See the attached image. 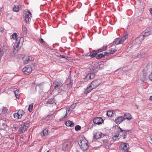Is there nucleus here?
<instances>
[{
    "mask_svg": "<svg viewBox=\"0 0 152 152\" xmlns=\"http://www.w3.org/2000/svg\"><path fill=\"white\" fill-rule=\"evenodd\" d=\"M151 34H152V28L146 29L143 33L142 35H141L139 37L135 39V42L138 44L140 43L141 42L140 39L142 40L144 39V37H147Z\"/></svg>",
    "mask_w": 152,
    "mask_h": 152,
    "instance_id": "nucleus-1",
    "label": "nucleus"
},
{
    "mask_svg": "<svg viewBox=\"0 0 152 152\" xmlns=\"http://www.w3.org/2000/svg\"><path fill=\"white\" fill-rule=\"evenodd\" d=\"M80 148L83 151L87 150L88 148V141L85 138L80 139L78 141Z\"/></svg>",
    "mask_w": 152,
    "mask_h": 152,
    "instance_id": "nucleus-2",
    "label": "nucleus"
},
{
    "mask_svg": "<svg viewBox=\"0 0 152 152\" xmlns=\"http://www.w3.org/2000/svg\"><path fill=\"white\" fill-rule=\"evenodd\" d=\"M73 141L71 140H68L64 142L62 144V150L64 151L68 150L72 145Z\"/></svg>",
    "mask_w": 152,
    "mask_h": 152,
    "instance_id": "nucleus-3",
    "label": "nucleus"
},
{
    "mask_svg": "<svg viewBox=\"0 0 152 152\" xmlns=\"http://www.w3.org/2000/svg\"><path fill=\"white\" fill-rule=\"evenodd\" d=\"M128 35L127 33H125L124 35L121 38L115 39L113 41V43L117 45L122 44L124 42V41L128 38Z\"/></svg>",
    "mask_w": 152,
    "mask_h": 152,
    "instance_id": "nucleus-4",
    "label": "nucleus"
},
{
    "mask_svg": "<svg viewBox=\"0 0 152 152\" xmlns=\"http://www.w3.org/2000/svg\"><path fill=\"white\" fill-rule=\"evenodd\" d=\"M29 121H26L24 124H22L18 130L19 133L21 134L24 133L25 131H26L27 129L29 126Z\"/></svg>",
    "mask_w": 152,
    "mask_h": 152,
    "instance_id": "nucleus-5",
    "label": "nucleus"
},
{
    "mask_svg": "<svg viewBox=\"0 0 152 152\" xmlns=\"http://www.w3.org/2000/svg\"><path fill=\"white\" fill-rule=\"evenodd\" d=\"M31 13L28 10H26L24 12L23 17L24 20L26 23H29L32 17Z\"/></svg>",
    "mask_w": 152,
    "mask_h": 152,
    "instance_id": "nucleus-6",
    "label": "nucleus"
},
{
    "mask_svg": "<svg viewBox=\"0 0 152 152\" xmlns=\"http://www.w3.org/2000/svg\"><path fill=\"white\" fill-rule=\"evenodd\" d=\"M24 41V39L23 37H21L18 39V40H17V41L14 43L13 49L14 50V52L15 53L19 49V45L20 44L21 45L23 43Z\"/></svg>",
    "mask_w": 152,
    "mask_h": 152,
    "instance_id": "nucleus-7",
    "label": "nucleus"
},
{
    "mask_svg": "<svg viewBox=\"0 0 152 152\" xmlns=\"http://www.w3.org/2000/svg\"><path fill=\"white\" fill-rule=\"evenodd\" d=\"M54 88L58 91L62 89V82L60 80H56L53 83Z\"/></svg>",
    "mask_w": 152,
    "mask_h": 152,
    "instance_id": "nucleus-8",
    "label": "nucleus"
},
{
    "mask_svg": "<svg viewBox=\"0 0 152 152\" xmlns=\"http://www.w3.org/2000/svg\"><path fill=\"white\" fill-rule=\"evenodd\" d=\"M24 113L23 111L19 110L18 111L17 113H15L13 114V116L14 118L17 119H20L21 118Z\"/></svg>",
    "mask_w": 152,
    "mask_h": 152,
    "instance_id": "nucleus-9",
    "label": "nucleus"
},
{
    "mask_svg": "<svg viewBox=\"0 0 152 152\" xmlns=\"http://www.w3.org/2000/svg\"><path fill=\"white\" fill-rule=\"evenodd\" d=\"M32 67L29 66H27L23 68L22 69L23 72L25 74H30L32 72Z\"/></svg>",
    "mask_w": 152,
    "mask_h": 152,
    "instance_id": "nucleus-10",
    "label": "nucleus"
},
{
    "mask_svg": "<svg viewBox=\"0 0 152 152\" xmlns=\"http://www.w3.org/2000/svg\"><path fill=\"white\" fill-rule=\"evenodd\" d=\"M23 61L24 64H27L30 61L34 60V58L32 57L29 56H25L23 58Z\"/></svg>",
    "mask_w": 152,
    "mask_h": 152,
    "instance_id": "nucleus-11",
    "label": "nucleus"
},
{
    "mask_svg": "<svg viewBox=\"0 0 152 152\" xmlns=\"http://www.w3.org/2000/svg\"><path fill=\"white\" fill-rule=\"evenodd\" d=\"M101 82L99 80H94L91 83L90 85L93 88L95 89L98 87L101 83Z\"/></svg>",
    "mask_w": 152,
    "mask_h": 152,
    "instance_id": "nucleus-12",
    "label": "nucleus"
},
{
    "mask_svg": "<svg viewBox=\"0 0 152 152\" xmlns=\"http://www.w3.org/2000/svg\"><path fill=\"white\" fill-rule=\"evenodd\" d=\"M72 82L73 81L71 80L70 78H69V76L68 78L66 80V85H65V87L66 88L69 90L70 88L72 87L73 84Z\"/></svg>",
    "mask_w": 152,
    "mask_h": 152,
    "instance_id": "nucleus-13",
    "label": "nucleus"
},
{
    "mask_svg": "<svg viewBox=\"0 0 152 152\" xmlns=\"http://www.w3.org/2000/svg\"><path fill=\"white\" fill-rule=\"evenodd\" d=\"M93 122L95 124L99 125L103 123V120L100 117H96L94 119Z\"/></svg>",
    "mask_w": 152,
    "mask_h": 152,
    "instance_id": "nucleus-14",
    "label": "nucleus"
},
{
    "mask_svg": "<svg viewBox=\"0 0 152 152\" xmlns=\"http://www.w3.org/2000/svg\"><path fill=\"white\" fill-rule=\"evenodd\" d=\"M95 74L94 72H90L84 78V79L86 81H88L91 79H93Z\"/></svg>",
    "mask_w": 152,
    "mask_h": 152,
    "instance_id": "nucleus-15",
    "label": "nucleus"
},
{
    "mask_svg": "<svg viewBox=\"0 0 152 152\" xmlns=\"http://www.w3.org/2000/svg\"><path fill=\"white\" fill-rule=\"evenodd\" d=\"M109 53H108L104 52L102 53H99L96 56V58L100 59L103 57L104 56H108L109 55Z\"/></svg>",
    "mask_w": 152,
    "mask_h": 152,
    "instance_id": "nucleus-16",
    "label": "nucleus"
},
{
    "mask_svg": "<svg viewBox=\"0 0 152 152\" xmlns=\"http://www.w3.org/2000/svg\"><path fill=\"white\" fill-rule=\"evenodd\" d=\"M124 120L126 119L130 120L132 119V115L128 113H124L122 116Z\"/></svg>",
    "mask_w": 152,
    "mask_h": 152,
    "instance_id": "nucleus-17",
    "label": "nucleus"
},
{
    "mask_svg": "<svg viewBox=\"0 0 152 152\" xmlns=\"http://www.w3.org/2000/svg\"><path fill=\"white\" fill-rule=\"evenodd\" d=\"M120 149L124 151L125 152H127L128 150L127 147V144L126 143H124L121 144L119 147Z\"/></svg>",
    "mask_w": 152,
    "mask_h": 152,
    "instance_id": "nucleus-18",
    "label": "nucleus"
},
{
    "mask_svg": "<svg viewBox=\"0 0 152 152\" xmlns=\"http://www.w3.org/2000/svg\"><path fill=\"white\" fill-rule=\"evenodd\" d=\"M117 128L118 129H119V131L120 133H122V134H124V135H123V139L125 138L126 137V132H128L129 131L122 130L120 128L119 126H118Z\"/></svg>",
    "mask_w": 152,
    "mask_h": 152,
    "instance_id": "nucleus-19",
    "label": "nucleus"
},
{
    "mask_svg": "<svg viewBox=\"0 0 152 152\" xmlns=\"http://www.w3.org/2000/svg\"><path fill=\"white\" fill-rule=\"evenodd\" d=\"M122 117L123 116H121L116 118L115 120V123L118 124H119L124 120Z\"/></svg>",
    "mask_w": 152,
    "mask_h": 152,
    "instance_id": "nucleus-20",
    "label": "nucleus"
},
{
    "mask_svg": "<svg viewBox=\"0 0 152 152\" xmlns=\"http://www.w3.org/2000/svg\"><path fill=\"white\" fill-rule=\"evenodd\" d=\"M147 74L146 73H143L140 75V77L141 80L143 82H144L146 79V76Z\"/></svg>",
    "mask_w": 152,
    "mask_h": 152,
    "instance_id": "nucleus-21",
    "label": "nucleus"
},
{
    "mask_svg": "<svg viewBox=\"0 0 152 152\" xmlns=\"http://www.w3.org/2000/svg\"><path fill=\"white\" fill-rule=\"evenodd\" d=\"M102 135V134L100 132H97L94 134V137L96 139L101 138Z\"/></svg>",
    "mask_w": 152,
    "mask_h": 152,
    "instance_id": "nucleus-22",
    "label": "nucleus"
},
{
    "mask_svg": "<svg viewBox=\"0 0 152 152\" xmlns=\"http://www.w3.org/2000/svg\"><path fill=\"white\" fill-rule=\"evenodd\" d=\"M107 115L109 117H112L114 116L115 114L113 110H109L107 111Z\"/></svg>",
    "mask_w": 152,
    "mask_h": 152,
    "instance_id": "nucleus-23",
    "label": "nucleus"
},
{
    "mask_svg": "<svg viewBox=\"0 0 152 152\" xmlns=\"http://www.w3.org/2000/svg\"><path fill=\"white\" fill-rule=\"evenodd\" d=\"M93 89H94L93 88H92V87H91V86L90 85L89 87H87V88L84 91V94H87L91 92V90Z\"/></svg>",
    "mask_w": 152,
    "mask_h": 152,
    "instance_id": "nucleus-24",
    "label": "nucleus"
},
{
    "mask_svg": "<svg viewBox=\"0 0 152 152\" xmlns=\"http://www.w3.org/2000/svg\"><path fill=\"white\" fill-rule=\"evenodd\" d=\"M96 50H94L95 53H94V52H91L88 55V53L87 54V56H90L91 58H93L95 57H96V56L97 55V53L96 52Z\"/></svg>",
    "mask_w": 152,
    "mask_h": 152,
    "instance_id": "nucleus-25",
    "label": "nucleus"
},
{
    "mask_svg": "<svg viewBox=\"0 0 152 152\" xmlns=\"http://www.w3.org/2000/svg\"><path fill=\"white\" fill-rule=\"evenodd\" d=\"M65 124L67 126L73 127L74 126V123L69 120L66 122Z\"/></svg>",
    "mask_w": 152,
    "mask_h": 152,
    "instance_id": "nucleus-26",
    "label": "nucleus"
},
{
    "mask_svg": "<svg viewBox=\"0 0 152 152\" xmlns=\"http://www.w3.org/2000/svg\"><path fill=\"white\" fill-rule=\"evenodd\" d=\"M107 48V46L104 45L102 48L96 50V52L97 53H99V52L105 51L106 50Z\"/></svg>",
    "mask_w": 152,
    "mask_h": 152,
    "instance_id": "nucleus-27",
    "label": "nucleus"
},
{
    "mask_svg": "<svg viewBox=\"0 0 152 152\" xmlns=\"http://www.w3.org/2000/svg\"><path fill=\"white\" fill-rule=\"evenodd\" d=\"M55 100L54 98H51L48 100L47 103L49 104H52L55 102Z\"/></svg>",
    "mask_w": 152,
    "mask_h": 152,
    "instance_id": "nucleus-28",
    "label": "nucleus"
},
{
    "mask_svg": "<svg viewBox=\"0 0 152 152\" xmlns=\"http://www.w3.org/2000/svg\"><path fill=\"white\" fill-rule=\"evenodd\" d=\"M12 37L14 39L16 40L17 41V40H18V39L20 37H18V35L16 33H14L12 35Z\"/></svg>",
    "mask_w": 152,
    "mask_h": 152,
    "instance_id": "nucleus-29",
    "label": "nucleus"
},
{
    "mask_svg": "<svg viewBox=\"0 0 152 152\" xmlns=\"http://www.w3.org/2000/svg\"><path fill=\"white\" fill-rule=\"evenodd\" d=\"M15 95L17 99H19V91L17 89L14 91Z\"/></svg>",
    "mask_w": 152,
    "mask_h": 152,
    "instance_id": "nucleus-30",
    "label": "nucleus"
},
{
    "mask_svg": "<svg viewBox=\"0 0 152 152\" xmlns=\"http://www.w3.org/2000/svg\"><path fill=\"white\" fill-rule=\"evenodd\" d=\"M20 9L19 6L18 5L15 6L13 8V10L14 11L18 12L19 11Z\"/></svg>",
    "mask_w": 152,
    "mask_h": 152,
    "instance_id": "nucleus-31",
    "label": "nucleus"
},
{
    "mask_svg": "<svg viewBox=\"0 0 152 152\" xmlns=\"http://www.w3.org/2000/svg\"><path fill=\"white\" fill-rule=\"evenodd\" d=\"M22 31L24 34H26L27 32V28L24 25L22 26Z\"/></svg>",
    "mask_w": 152,
    "mask_h": 152,
    "instance_id": "nucleus-32",
    "label": "nucleus"
},
{
    "mask_svg": "<svg viewBox=\"0 0 152 152\" xmlns=\"http://www.w3.org/2000/svg\"><path fill=\"white\" fill-rule=\"evenodd\" d=\"M33 105L34 104L33 103H32L29 105L28 108V110L29 111L31 112L32 111Z\"/></svg>",
    "mask_w": 152,
    "mask_h": 152,
    "instance_id": "nucleus-33",
    "label": "nucleus"
},
{
    "mask_svg": "<svg viewBox=\"0 0 152 152\" xmlns=\"http://www.w3.org/2000/svg\"><path fill=\"white\" fill-rule=\"evenodd\" d=\"M7 111V109L6 107H3L2 109L1 113L3 114H5Z\"/></svg>",
    "mask_w": 152,
    "mask_h": 152,
    "instance_id": "nucleus-34",
    "label": "nucleus"
},
{
    "mask_svg": "<svg viewBox=\"0 0 152 152\" xmlns=\"http://www.w3.org/2000/svg\"><path fill=\"white\" fill-rule=\"evenodd\" d=\"M48 130L45 129L42 132L41 134H42L44 136H45L48 134Z\"/></svg>",
    "mask_w": 152,
    "mask_h": 152,
    "instance_id": "nucleus-35",
    "label": "nucleus"
},
{
    "mask_svg": "<svg viewBox=\"0 0 152 152\" xmlns=\"http://www.w3.org/2000/svg\"><path fill=\"white\" fill-rule=\"evenodd\" d=\"M70 110V108H69L68 107L67 108L66 110V111L65 114V115L62 118V119H63L66 118L67 113Z\"/></svg>",
    "mask_w": 152,
    "mask_h": 152,
    "instance_id": "nucleus-36",
    "label": "nucleus"
},
{
    "mask_svg": "<svg viewBox=\"0 0 152 152\" xmlns=\"http://www.w3.org/2000/svg\"><path fill=\"white\" fill-rule=\"evenodd\" d=\"M110 53H109V54H113L116 51V50L115 49L111 48L110 49Z\"/></svg>",
    "mask_w": 152,
    "mask_h": 152,
    "instance_id": "nucleus-37",
    "label": "nucleus"
},
{
    "mask_svg": "<svg viewBox=\"0 0 152 152\" xmlns=\"http://www.w3.org/2000/svg\"><path fill=\"white\" fill-rule=\"evenodd\" d=\"M75 129L76 131H78L80 130L81 127L79 125H77L75 126Z\"/></svg>",
    "mask_w": 152,
    "mask_h": 152,
    "instance_id": "nucleus-38",
    "label": "nucleus"
},
{
    "mask_svg": "<svg viewBox=\"0 0 152 152\" xmlns=\"http://www.w3.org/2000/svg\"><path fill=\"white\" fill-rule=\"evenodd\" d=\"M119 132H120L119 130L117 131L116 133H115V134L114 136H115V137H118Z\"/></svg>",
    "mask_w": 152,
    "mask_h": 152,
    "instance_id": "nucleus-39",
    "label": "nucleus"
},
{
    "mask_svg": "<svg viewBox=\"0 0 152 152\" xmlns=\"http://www.w3.org/2000/svg\"><path fill=\"white\" fill-rule=\"evenodd\" d=\"M113 139L114 141H116L119 139V138L118 137H115V136H113Z\"/></svg>",
    "mask_w": 152,
    "mask_h": 152,
    "instance_id": "nucleus-40",
    "label": "nucleus"
},
{
    "mask_svg": "<svg viewBox=\"0 0 152 152\" xmlns=\"http://www.w3.org/2000/svg\"><path fill=\"white\" fill-rule=\"evenodd\" d=\"M149 78L152 81V72L149 75Z\"/></svg>",
    "mask_w": 152,
    "mask_h": 152,
    "instance_id": "nucleus-41",
    "label": "nucleus"
},
{
    "mask_svg": "<svg viewBox=\"0 0 152 152\" xmlns=\"http://www.w3.org/2000/svg\"><path fill=\"white\" fill-rule=\"evenodd\" d=\"M40 42L41 43H43L44 42V40L42 39H41L39 40Z\"/></svg>",
    "mask_w": 152,
    "mask_h": 152,
    "instance_id": "nucleus-42",
    "label": "nucleus"
},
{
    "mask_svg": "<svg viewBox=\"0 0 152 152\" xmlns=\"http://www.w3.org/2000/svg\"><path fill=\"white\" fill-rule=\"evenodd\" d=\"M13 128L15 130L17 129H18V128L16 126H13Z\"/></svg>",
    "mask_w": 152,
    "mask_h": 152,
    "instance_id": "nucleus-43",
    "label": "nucleus"
},
{
    "mask_svg": "<svg viewBox=\"0 0 152 152\" xmlns=\"http://www.w3.org/2000/svg\"><path fill=\"white\" fill-rule=\"evenodd\" d=\"M150 143L152 144V136L151 137Z\"/></svg>",
    "mask_w": 152,
    "mask_h": 152,
    "instance_id": "nucleus-44",
    "label": "nucleus"
},
{
    "mask_svg": "<svg viewBox=\"0 0 152 152\" xmlns=\"http://www.w3.org/2000/svg\"><path fill=\"white\" fill-rule=\"evenodd\" d=\"M60 57H61V58H64V56L63 55H60V56H59Z\"/></svg>",
    "mask_w": 152,
    "mask_h": 152,
    "instance_id": "nucleus-45",
    "label": "nucleus"
},
{
    "mask_svg": "<svg viewBox=\"0 0 152 152\" xmlns=\"http://www.w3.org/2000/svg\"><path fill=\"white\" fill-rule=\"evenodd\" d=\"M3 31V29L0 26V31L2 32Z\"/></svg>",
    "mask_w": 152,
    "mask_h": 152,
    "instance_id": "nucleus-46",
    "label": "nucleus"
},
{
    "mask_svg": "<svg viewBox=\"0 0 152 152\" xmlns=\"http://www.w3.org/2000/svg\"><path fill=\"white\" fill-rule=\"evenodd\" d=\"M150 11L151 13L152 14V8L150 9Z\"/></svg>",
    "mask_w": 152,
    "mask_h": 152,
    "instance_id": "nucleus-47",
    "label": "nucleus"
},
{
    "mask_svg": "<svg viewBox=\"0 0 152 152\" xmlns=\"http://www.w3.org/2000/svg\"><path fill=\"white\" fill-rule=\"evenodd\" d=\"M150 100H152V96H150Z\"/></svg>",
    "mask_w": 152,
    "mask_h": 152,
    "instance_id": "nucleus-48",
    "label": "nucleus"
},
{
    "mask_svg": "<svg viewBox=\"0 0 152 152\" xmlns=\"http://www.w3.org/2000/svg\"><path fill=\"white\" fill-rule=\"evenodd\" d=\"M39 86H40V85H38V86H37L36 87V89L37 87H39Z\"/></svg>",
    "mask_w": 152,
    "mask_h": 152,
    "instance_id": "nucleus-49",
    "label": "nucleus"
},
{
    "mask_svg": "<svg viewBox=\"0 0 152 152\" xmlns=\"http://www.w3.org/2000/svg\"><path fill=\"white\" fill-rule=\"evenodd\" d=\"M50 152L49 151H47V152Z\"/></svg>",
    "mask_w": 152,
    "mask_h": 152,
    "instance_id": "nucleus-50",
    "label": "nucleus"
},
{
    "mask_svg": "<svg viewBox=\"0 0 152 152\" xmlns=\"http://www.w3.org/2000/svg\"><path fill=\"white\" fill-rule=\"evenodd\" d=\"M49 116H50V115H49L48 116V117Z\"/></svg>",
    "mask_w": 152,
    "mask_h": 152,
    "instance_id": "nucleus-51",
    "label": "nucleus"
},
{
    "mask_svg": "<svg viewBox=\"0 0 152 152\" xmlns=\"http://www.w3.org/2000/svg\"><path fill=\"white\" fill-rule=\"evenodd\" d=\"M1 60V58H0V60Z\"/></svg>",
    "mask_w": 152,
    "mask_h": 152,
    "instance_id": "nucleus-52",
    "label": "nucleus"
},
{
    "mask_svg": "<svg viewBox=\"0 0 152 152\" xmlns=\"http://www.w3.org/2000/svg\"><path fill=\"white\" fill-rule=\"evenodd\" d=\"M151 123H152V121H151Z\"/></svg>",
    "mask_w": 152,
    "mask_h": 152,
    "instance_id": "nucleus-53",
    "label": "nucleus"
}]
</instances>
